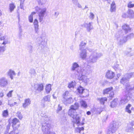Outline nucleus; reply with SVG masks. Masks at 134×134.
Segmentation results:
<instances>
[{"instance_id": "4c0bfd02", "label": "nucleus", "mask_w": 134, "mask_h": 134, "mask_svg": "<svg viewBox=\"0 0 134 134\" xmlns=\"http://www.w3.org/2000/svg\"><path fill=\"white\" fill-rule=\"evenodd\" d=\"M131 105L130 104H129L127 106H126V111L129 113H131V111L129 109L131 107Z\"/></svg>"}, {"instance_id": "cd10ccee", "label": "nucleus", "mask_w": 134, "mask_h": 134, "mask_svg": "<svg viewBox=\"0 0 134 134\" xmlns=\"http://www.w3.org/2000/svg\"><path fill=\"white\" fill-rule=\"evenodd\" d=\"M15 7V6L14 3H12L10 4L9 5V8L10 12H11L13 11Z\"/></svg>"}, {"instance_id": "9d476101", "label": "nucleus", "mask_w": 134, "mask_h": 134, "mask_svg": "<svg viewBox=\"0 0 134 134\" xmlns=\"http://www.w3.org/2000/svg\"><path fill=\"white\" fill-rule=\"evenodd\" d=\"M115 75V74L113 71L108 70L105 76L108 79H111L114 78Z\"/></svg>"}, {"instance_id": "2eb2a0df", "label": "nucleus", "mask_w": 134, "mask_h": 134, "mask_svg": "<svg viewBox=\"0 0 134 134\" xmlns=\"http://www.w3.org/2000/svg\"><path fill=\"white\" fill-rule=\"evenodd\" d=\"M19 121V120L15 118L13 119L12 120V127L14 129H17V128L19 127V125H18L16 127H15V126L16 124L18 123Z\"/></svg>"}, {"instance_id": "c9c22d12", "label": "nucleus", "mask_w": 134, "mask_h": 134, "mask_svg": "<svg viewBox=\"0 0 134 134\" xmlns=\"http://www.w3.org/2000/svg\"><path fill=\"white\" fill-rule=\"evenodd\" d=\"M113 88L112 87H110L104 90L103 92H111L113 91Z\"/></svg>"}, {"instance_id": "13d9d810", "label": "nucleus", "mask_w": 134, "mask_h": 134, "mask_svg": "<svg viewBox=\"0 0 134 134\" xmlns=\"http://www.w3.org/2000/svg\"><path fill=\"white\" fill-rule=\"evenodd\" d=\"M75 131L77 132L80 133V130H79V127H77L75 129Z\"/></svg>"}, {"instance_id": "8fccbe9b", "label": "nucleus", "mask_w": 134, "mask_h": 134, "mask_svg": "<svg viewBox=\"0 0 134 134\" xmlns=\"http://www.w3.org/2000/svg\"><path fill=\"white\" fill-rule=\"evenodd\" d=\"M33 22L34 25H38V22L37 19H35Z\"/></svg>"}, {"instance_id": "473e14b6", "label": "nucleus", "mask_w": 134, "mask_h": 134, "mask_svg": "<svg viewBox=\"0 0 134 134\" xmlns=\"http://www.w3.org/2000/svg\"><path fill=\"white\" fill-rule=\"evenodd\" d=\"M132 51V48L131 47H129L127 49V50L126 52L125 53L128 56H131V55L130 53Z\"/></svg>"}, {"instance_id": "774afa93", "label": "nucleus", "mask_w": 134, "mask_h": 134, "mask_svg": "<svg viewBox=\"0 0 134 134\" xmlns=\"http://www.w3.org/2000/svg\"><path fill=\"white\" fill-rule=\"evenodd\" d=\"M132 126L130 127V129L127 130L128 131H130L132 129Z\"/></svg>"}, {"instance_id": "4468645a", "label": "nucleus", "mask_w": 134, "mask_h": 134, "mask_svg": "<svg viewBox=\"0 0 134 134\" xmlns=\"http://www.w3.org/2000/svg\"><path fill=\"white\" fill-rule=\"evenodd\" d=\"M31 101L30 99H26L24 100V103L23 104V107L24 108H26L31 104Z\"/></svg>"}, {"instance_id": "6e6552de", "label": "nucleus", "mask_w": 134, "mask_h": 134, "mask_svg": "<svg viewBox=\"0 0 134 134\" xmlns=\"http://www.w3.org/2000/svg\"><path fill=\"white\" fill-rule=\"evenodd\" d=\"M9 83L8 79L4 77L0 78V87H6Z\"/></svg>"}, {"instance_id": "4be33fe9", "label": "nucleus", "mask_w": 134, "mask_h": 134, "mask_svg": "<svg viewBox=\"0 0 134 134\" xmlns=\"http://www.w3.org/2000/svg\"><path fill=\"white\" fill-rule=\"evenodd\" d=\"M36 12H32L31 14L29 16L28 20L29 22L30 23H32L33 22V17L36 14Z\"/></svg>"}, {"instance_id": "f8f14e48", "label": "nucleus", "mask_w": 134, "mask_h": 134, "mask_svg": "<svg viewBox=\"0 0 134 134\" xmlns=\"http://www.w3.org/2000/svg\"><path fill=\"white\" fill-rule=\"evenodd\" d=\"M81 52L80 54V57L83 59H85L87 57L86 49L80 50Z\"/></svg>"}, {"instance_id": "c03bdc74", "label": "nucleus", "mask_w": 134, "mask_h": 134, "mask_svg": "<svg viewBox=\"0 0 134 134\" xmlns=\"http://www.w3.org/2000/svg\"><path fill=\"white\" fill-rule=\"evenodd\" d=\"M113 126L116 129H117L119 127V123L118 122L116 121H114L113 124Z\"/></svg>"}, {"instance_id": "e2e57ef3", "label": "nucleus", "mask_w": 134, "mask_h": 134, "mask_svg": "<svg viewBox=\"0 0 134 134\" xmlns=\"http://www.w3.org/2000/svg\"><path fill=\"white\" fill-rule=\"evenodd\" d=\"M59 14V13L58 12H55V13L54 16L57 17Z\"/></svg>"}, {"instance_id": "aec40b11", "label": "nucleus", "mask_w": 134, "mask_h": 134, "mask_svg": "<svg viewBox=\"0 0 134 134\" xmlns=\"http://www.w3.org/2000/svg\"><path fill=\"white\" fill-rule=\"evenodd\" d=\"M133 89H134V87L133 88V86L130 85L129 83H127L126 86V89L127 91H131Z\"/></svg>"}, {"instance_id": "7ed1b4c3", "label": "nucleus", "mask_w": 134, "mask_h": 134, "mask_svg": "<svg viewBox=\"0 0 134 134\" xmlns=\"http://www.w3.org/2000/svg\"><path fill=\"white\" fill-rule=\"evenodd\" d=\"M89 51L91 52L89 56L90 62L92 63L96 62L98 58L102 56V54L98 52L97 50H94L91 48L88 49Z\"/></svg>"}, {"instance_id": "09e8293b", "label": "nucleus", "mask_w": 134, "mask_h": 134, "mask_svg": "<svg viewBox=\"0 0 134 134\" xmlns=\"http://www.w3.org/2000/svg\"><path fill=\"white\" fill-rule=\"evenodd\" d=\"M17 116L18 117L19 119H21L23 118V116L22 114H21L20 112H18L17 114Z\"/></svg>"}, {"instance_id": "3c124183", "label": "nucleus", "mask_w": 134, "mask_h": 134, "mask_svg": "<svg viewBox=\"0 0 134 134\" xmlns=\"http://www.w3.org/2000/svg\"><path fill=\"white\" fill-rule=\"evenodd\" d=\"M109 94V98H111L114 97V93H110Z\"/></svg>"}, {"instance_id": "79ce46f5", "label": "nucleus", "mask_w": 134, "mask_h": 134, "mask_svg": "<svg viewBox=\"0 0 134 134\" xmlns=\"http://www.w3.org/2000/svg\"><path fill=\"white\" fill-rule=\"evenodd\" d=\"M34 26L35 32L36 33H38V32L39 30V25H34Z\"/></svg>"}, {"instance_id": "412c9836", "label": "nucleus", "mask_w": 134, "mask_h": 134, "mask_svg": "<svg viewBox=\"0 0 134 134\" xmlns=\"http://www.w3.org/2000/svg\"><path fill=\"white\" fill-rule=\"evenodd\" d=\"M127 13L128 17L130 18H134V12L132 10L130 9L128 10Z\"/></svg>"}, {"instance_id": "49530a36", "label": "nucleus", "mask_w": 134, "mask_h": 134, "mask_svg": "<svg viewBox=\"0 0 134 134\" xmlns=\"http://www.w3.org/2000/svg\"><path fill=\"white\" fill-rule=\"evenodd\" d=\"M94 14L92 12H91L90 13V15L89 17L91 20H93L94 19Z\"/></svg>"}, {"instance_id": "9b49d317", "label": "nucleus", "mask_w": 134, "mask_h": 134, "mask_svg": "<svg viewBox=\"0 0 134 134\" xmlns=\"http://www.w3.org/2000/svg\"><path fill=\"white\" fill-rule=\"evenodd\" d=\"M43 84L42 83L36 84L34 85L35 89L40 91H41L43 90Z\"/></svg>"}, {"instance_id": "6ab92c4d", "label": "nucleus", "mask_w": 134, "mask_h": 134, "mask_svg": "<svg viewBox=\"0 0 134 134\" xmlns=\"http://www.w3.org/2000/svg\"><path fill=\"white\" fill-rule=\"evenodd\" d=\"M98 100L100 102V104L104 105L105 102L107 101V98L106 97H102L98 99Z\"/></svg>"}, {"instance_id": "6e6d98bb", "label": "nucleus", "mask_w": 134, "mask_h": 134, "mask_svg": "<svg viewBox=\"0 0 134 134\" xmlns=\"http://www.w3.org/2000/svg\"><path fill=\"white\" fill-rule=\"evenodd\" d=\"M35 10L37 11L38 12H39L41 11V9H42L40 8L39 7H35Z\"/></svg>"}, {"instance_id": "a878e982", "label": "nucleus", "mask_w": 134, "mask_h": 134, "mask_svg": "<svg viewBox=\"0 0 134 134\" xmlns=\"http://www.w3.org/2000/svg\"><path fill=\"white\" fill-rule=\"evenodd\" d=\"M115 2H113L111 5L110 11L111 12H114L115 11Z\"/></svg>"}, {"instance_id": "b1692460", "label": "nucleus", "mask_w": 134, "mask_h": 134, "mask_svg": "<svg viewBox=\"0 0 134 134\" xmlns=\"http://www.w3.org/2000/svg\"><path fill=\"white\" fill-rule=\"evenodd\" d=\"M80 103L82 107L85 108H86L87 107V104L85 101L82 100L80 102Z\"/></svg>"}, {"instance_id": "a18cd8bd", "label": "nucleus", "mask_w": 134, "mask_h": 134, "mask_svg": "<svg viewBox=\"0 0 134 134\" xmlns=\"http://www.w3.org/2000/svg\"><path fill=\"white\" fill-rule=\"evenodd\" d=\"M25 0H20V7L21 9H24V7L23 6V3H24Z\"/></svg>"}, {"instance_id": "1a4fd4ad", "label": "nucleus", "mask_w": 134, "mask_h": 134, "mask_svg": "<svg viewBox=\"0 0 134 134\" xmlns=\"http://www.w3.org/2000/svg\"><path fill=\"white\" fill-rule=\"evenodd\" d=\"M46 11V8H42L41 9L38 13V20L40 22L43 21L44 19V16L45 15Z\"/></svg>"}, {"instance_id": "37998d69", "label": "nucleus", "mask_w": 134, "mask_h": 134, "mask_svg": "<svg viewBox=\"0 0 134 134\" xmlns=\"http://www.w3.org/2000/svg\"><path fill=\"white\" fill-rule=\"evenodd\" d=\"M127 7L129 8H132L134 7V3H132V2H130L127 4Z\"/></svg>"}, {"instance_id": "72a5a7b5", "label": "nucleus", "mask_w": 134, "mask_h": 134, "mask_svg": "<svg viewBox=\"0 0 134 134\" xmlns=\"http://www.w3.org/2000/svg\"><path fill=\"white\" fill-rule=\"evenodd\" d=\"M51 85L50 84L46 85L45 90L47 92H50L51 90Z\"/></svg>"}, {"instance_id": "bb28decb", "label": "nucleus", "mask_w": 134, "mask_h": 134, "mask_svg": "<svg viewBox=\"0 0 134 134\" xmlns=\"http://www.w3.org/2000/svg\"><path fill=\"white\" fill-rule=\"evenodd\" d=\"M50 97L51 96L50 95L45 96L42 100V101L49 102L50 101Z\"/></svg>"}, {"instance_id": "603ef678", "label": "nucleus", "mask_w": 134, "mask_h": 134, "mask_svg": "<svg viewBox=\"0 0 134 134\" xmlns=\"http://www.w3.org/2000/svg\"><path fill=\"white\" fill-rule=\"evenodd\" d=\"M75 5H76L79 8H82V6L78 2H77V3L76 4H75Z\"/></svg>"}, {"instance_id": "58836bf2", "label": "nucleus", "mask_w": 134, "mask_h": 134, "mask_svg": "<svg viewBox=\"0 0 134 134\" xmlns=\"http://www.w3.org/2000/svg\"><path fill=\"white\" fill-rule=\"evenodd\" d=\"M2 115L3 117H7L8 115V110H6L3 111Z\"/></svg>"}, {"instance_id": "ea45409f", "label": "nucleus", "mask_w": 134, "mask_h": 134, "mask_svg": "<svg viewBox=\"0 0 134 134\" xmlns=\"http://www.w3.org/2000/svg\"><path fill=\"white\" fill-rule=\"evenodd\" d=\"M86 43L85 42H82L80 43V50H83L82 48L85 46L86 45Z\"/></svg>"}, {"instance_id": "864d4df0", "label": "nucleus", "mask_w": 134, "mask_h": 134, "mask_svg": "<svg viewBox=\"0 0 134 134\" xmlns=\"http://www.w3.org/2000/svg\"><path fill=\"white\" fill-rule=\"evenodd\" d=\"M33 48L32 46L31 45H29L28 46V50L30 51H32Z\"/></svg>"}, {"instance_id": "7c9ffc66", "label": "nucleus", "mask_w": 134, "mask_h": 134, "mask_svg": "<svg viewBox=\"0 0 134 134\" xmlns=\"http://www.w3.org/2000/svg\"><path fill=\"white\" fill-rule=\"evenodd\" d=\"M123 29L126 32H127L130 30V29L129 26L126 25H125L122 26Z\"/></svg>"}, {"instance_id": "a211bd4d", "label": "nucleus", "mask_w": 134, "mask_h": 134, "mask_svg": "<svg viewBox=\"0 0 134 134\" xmlns=\"http://www.w3.org/2000/svg\"><path fill=\"white\" fill-rule=\"evenodd\" d=\"M76 83L75 81H72L68 83V87L69 88H74L76 86Z\"/></svg>"}, {"instance_id": "423d86ee", "label": "nucleus", "mask_w": 134, "mask_h": 134, "mask_svg": "<svg viewBox=\"0 0 134 134\" xmlns=\"http://www.w3.org/2000/svg\"><path fill=\"white\" fill-rule=\"evenodd\" d=\"M133 75L132 73H130L125 74L124 77L122 78L120 80L121 83L124 85L125 83H127L129 81V79Z\"/></svg>"}, {"instance_id": "ddd939ff", "label": "nucleus", "mask_w": 134, "mask_h": 134, "mask_svg": "<svg viewBox=\"0 0 134 134\" xmlns=\"http://www.w3.org/2000/svg\"><path fill=\"white\" fill-rule=\"evenodd\" d=\"M92 24V23H85L83 24V25L86 28L87 31L89 32L93 28Z\"/></svg>"}, {"instance_id": "f03ea898", "label": "nucleus", "mask_w": 134, "mask_h": 134, "mask_svg": "<svg viewBox=\"0 0 134 134\" xmlns=\"http://www.w3.org/2000/svg\"><path fill=\"white\" fill-rule=\"evenodd\" d=\"M91 69H88L87 68L86 70H82L81 72L78 71V72L81 73V74L79 75L78 79L82 81L85 83H88L90 82V79L87 77L86 75H88L91 72Z\"/></svg>"}, {"instance_id": "c85d7f7f", "label": "nucleus", "mask_w": 134, "mask_h": 134, "mask_svg": "<svg viewBox=\"0 0 134 134\" xmlns=\"http://www.w3.org/2000/svg\"><path fill=\"white\" fill-rule=\"evenodd\" d=\"M77 92H83L85 90L87 91V90H85L83 87L80 86L77 88Z\"/></svg>"}, {"instance_id": "338daca9", "label": "nucleus", "mask_w": 134, "mask_h": 134, "mask_svg": "<svg viewBox=\"0 0 134 134\" xmlns=\"http://www.w3.org/2000/svg\"><path fill=\"white\" fill-rule=\"evenodd\" d=\"M127 16L126 15V14L125 13H124L122 15V16L123 17L126 18L127 17Z\"/></svg>"}, {"instance_id": "0e129e2a", "label": "nucleus", "mask_w": 134, "mask_h": 134, "mask_svg": "<svg viewBox=\"0 0 134 134\" xmlns=\"http://www.w3.org/2000/svg\"><path fill=\"white\" fill-rule=\"evenodd\" d=\"M104 82L102 81H101L100 82V84L102 85L103 86H104Z\"/></svg>"}, {"instance_id": "2f4dec72", "label": "nucleus", "mask_w": 134, "mask_h": 134, "mask_svg": "<svg viewBox=\"0 0 134 134\" xmlns=\"http://www.w3.org/2000/svg\"><path fill=\"white\" fill-rule=\"evenodd\" d=\"M10 124L9 123L8 125L7 126V131L4 134H13L14 133V132L13 131H11L9 133H8L7 131H8L10 129Z\"/></svg>"}, {"instance_id": "052dcab7", "label": "nucleus", "mask_w": 134, "mask_h": 134, "mask_svg": "<svg viewBox=\"0 0 134 134\" xmlns=\"http://www.w3.org/2000/svg\"><path fill=\"white\" fill-rule=\"evenodd\" d=\"M12 93H8L7 94V96L8 97H10L11 96H12Z\"/></svg>"}, {"instance_id": "20e7f679", "label": "nucleus", "mask_w": 134, "mask_h": 134, "mask_svg": "<svg viewBox=\"0 0 134 134\" xmlns=\"http://www.w3.org/2000/svg\"><path fill=\"white\" fill-rule=\"evenodd\" d=\"M51 128V124L47 122L43 123L42 125V130L44 134H50L51 132L50 131Z\"/></svg>"}, {"instance_id": "bf43d9fd", "label": "nucleus", "mask_w": 134, "mask_h": 134, "mask_svg": "<svg viewBox=\"0 0 134 134\" xmlns=\"http://www.w3.org/2000/svg\"><path fill=\"white\" fill-rule=\"evenodd\" d=\"M4 41L3 43H2V44H6L8 43V42L5 40V39L4 40H3Z\"/></svg>"}, {"instance_id": "f257e3e1", "label": "nucleus", "mask_w": 134, "mask_h": 134, "mask_svg": "<svg viewBox=\"0 0 134 134\" xmlns=\"http://www.w3.org/2000/svg\"><path fill=\"white\" fill-rule=\"evenodd\" d=\"M79 107V104L78 103H75L73 105H71L68 112L69 115L73 119V121L74 122V126L75 127V124H76L77 126L83 125L84 124L83 122L80 123L79 116L76 112V110Z\"/></svg>"}, {"instance_id": "c756f323", "label": "nucleus", "mask_w": 134, "mask_h": 134, "mask_svg": "<svg viewBox=\"0 0 134 134\" xmlns=\"http://www.w3.org/2000/svg\"><path fill=\"white\" fill-rule=\"evenodd\" d=\"M8 104L12 107L15 105H17V103L16 102H14L13 100H10L9 101Z\"/></svg>"}, {"instance_id": "dca6fc26", "label": "nucleus", "mask_w": 134, "mask_h": 134, "mask_svg": "<svg viewBox=\"0 0 134 134\" xmlns=\"http://www.w3.org/2000/svg\"><path fill=\"white\" fill-rule=\"evenodd\" d=\"M130 97L128 96H124L122 97L120 101V103L122 104H124L127 103L129 100V98H130Z\"/></svg>"}, {"instance_id": "f3484780", "label": "nucleus", "mask_w": 134, "mask_h": 134, "mask_svg": "<svg viewBox=\"0 0 134 134\" xmlns=\"http://www.w3.org/2000/svg\"><path fill=\"white\" fill-rule=\"evenodd\" d=\"M7 75L12 80L13 79V76L15 75V73L13 70L10 69L7 72Z\"/></svg>"}, {"instance_id": "680f3d73", "label": "nucleus", "mask_w": 134, "mask_h": 134, "mask_svg": "<svg viewBox=\"0 0 134 134\" xmlns=\"http://www.w3.org/2000/svg\"><path fill=\"white\" fill-rule=\"evenodd\" d=\"M5 38V37L4 36L2 37H0V41H2L4 40Z\"/></svg>"}, {"instance_id": "e433bc0d", "label": "nucleus", "mask_w": 134, "mask_h": 134, "mask_svg": "<svg viewBox=\"0 0 134 134\" xmlns=\"http://www.w3.org/2000/svg\"><path fill=\"white\" fill-rule=\"evenodd\" d=\"M116 129H117L115 127L113 126L112 127H111V128L109 130V134H110L111 133H112L114 132Z\"/></svg>"}, {"instance_id": "a19ab883", "label": "nucleus", "mask_w": 134, "mask_h": 134, "mask_svg": "<svg viewBox=\"0 0 134 134\" xmlns=\"http://www.w3.org/2000/svg\"><path fill=\"white\" fill-rule=\"evenodd\" d=\"M38 3L39 4H45L47 0H36Z\"/></svg>"}, {"instance_id": "f704fd0d", "label": "nucleus", "mask_w": 134, "mask_h": 134, "mask_svg": "<svg viewBox=\"0 0 134 134\" xmlns=\"http://www.w3.org/2000/svg\"><path fill=\"white\" fill-rule=\"evenodd\" d=\"M119 65L117 63H115L113 66V67L114 69L116 70H120Z\"/></svg>"}, {"instance_id": "69168bd1", "label": "nucleus", "mask_w": 134, "mask_h": 134, "mask_svg": "<svg viewBox=\"0 0 134 134\" xmlns=\"http://www.w3.org/2000/svg\"><path fill=\"white\" fill-rule=\"evenodd\" d=\"M79 130H80V132L81 131L83 130H84V128L83 127H79Z\"/></svg>"}, {"instance_id": "5701e85b", "label": "nucleus", "mask_w": 134, "mask_h": 134, "mask_svg": "<svg viewBox=\"0 0 134 134\" xmlns=\"http://www.w3.org/2000/svg\"><path fill=\"white\" fill-rule=\"evenodd\" d=\"M64 99L65 100L64 101L66 103L69 104L73 102V100L72 98H66V97L64 96Z\"/></svg>"}, {"instance_id": "de8ad7c7", "label": "nucleus", "mask_w": 134, "mask_h": 134, "mask_svg": "<svg viewBox=\"0 0 134 134\" xmlns=\"http://www.w3.org/2000/svg\"><path fill=\"white\" fill-rule=\"evenodd\" d=\"M30 74L32 75H34L35 73V71L34 69H31L29 72Z\"/></svg>"}, {"instance_id": "5fc2aeb1", "label": "nucleus", "mask_w": 134, "mask_h": 134, "mask_svg": "<svg viewBox=\"0 0 134 134\" xmlns=\"http://www.w3.org/2000/svg\"><path fill=\"white\" fill-rule=\"evenodd\" d=\"M62 109V107L60 105H58V108L57 109V111H59L61 110Z\"/></svg>"}, {"instance_id": "0eeeda50", "label": "nucleus", "mask_w": 134, "mask_h": 134, "mask_svg": "<svg viewBox=\"0 0 134 134\" xmlns=\"http://www.w3.org/2000/svg\"><path fill=\"white\" fill-rule=\"evenodd\" d=\"M71 70L72 71H76L79 75L81 74V73L78 72V71L81 72L82 70H84L83 69L80 67L79 65L76 62H74L72 64Z\"/></svg>"}, {"instance_id": "4d7b16f0", "label": "nucleus", "mask_w": 134, "mask_h": 134, "mask_svg": "<svg viewBox=\"0 0 134 134\" xmlns=\"http://www.w3.org/2000/svg\"><path fill=\"white\" fill-rule=\"evenodd\" d=\"M71 1L74 4H76L77 2H78L77 0H71Z\"/></svg>"}, {"instance_id": "39448f33", "label": "nucleus", "mask_w": 134, "mask_h": 134, "mask_svg": "<svg viewBox=\"0 0 134 134\" xmlns=\"http://www.w3.org/2000/svg\"><path fill=\"white\" fill-rule=\"evenodd\" d=\"M133 34L132 33L129 35L127 38L126 37H124L121 35L120 36H116V37L119 43L120 44H121L125 42L127 40V38L128 39L130 38L133 37Z\"/></svg>"}, {"instance_id": "393cba45", "label": "nucleus", "mask_w": 134, "mask_h": 134, "mask_svg": "<svg viewBox=\"0 0 134 134\" xmlns=\"http://www.w3.org/2000/svg\"><path fill=\"white\" fill-rule=\"evenodd\" d=\"M117 99H114L110 103V107L113 108L116 106L117 104Z\"/></svg>"}]
</instances>
